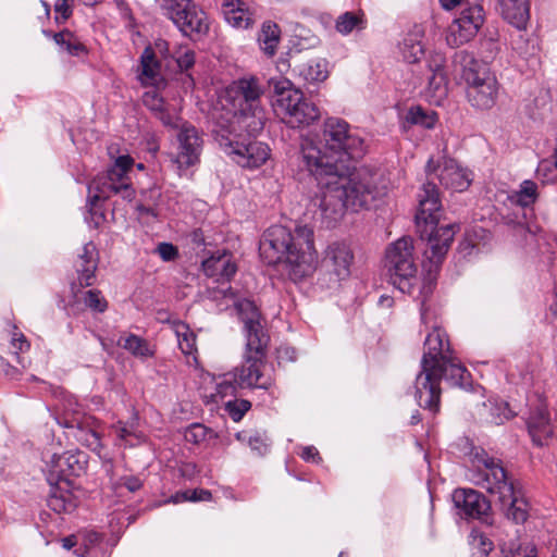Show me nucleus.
Segmentation results:
<instances>
[{"label":"nucleus","mask_w":557,"mask_h":557,"mask_svg":"<svg viewBox=\"0 0 557 557\" xmlns=\"http://www.w3.org/2000/svg\"><path fill=\"white\" fill-rule=\"evenodd\" d=\"M300 154L308 171L321 185L314 205L330 223L337 222L348 208H369L380 196L374 176L369 170H356L355 166L331 163L329 158L322 157L320 149L308 139L301 144Z\"/></svg>","instance_id":"f257e3e1"},{"label":"nucleus","mask_w":557,"mask_h":557,"mask_svg":"<svg viewBox=\"0 0 557 557\" xmlns=\"http://www.w3.org/2000/svg\"><path fill=\"white\" fill-rule=\"evenodd\" d=\"M213 297L215 299H232L244 323L247 337L245 362L242 367L234 370L239 387L270 388L272 380L269 376H264L261 370L264 367L270 337L263 329L261 314L257 306L249 299H237L235 292L230 286L218 288L213 292Z\"/></svg>","instance_id":"f03ea898"},{"label":"nucleus","mask_w":557,"mask_h":557,"mask_svg":"<svg viewBox=\"0 0 557 557\" xmlns=\"http://www.w3.org/2000/svg\"><path fill=\"white\" fill-rule=\"evenodd\" d=\"M313 232L307 225L293 232L283 225H273L262 235L260 257L269 265L282 263L294 280H300L312 271L314 261Z\"/></svg>","instance_id":"7ed1b4c3"},{"label":"nucleus","mask_w":557,"mask_h":557,"mask_svg":"<svg viewBox=\"0 0 557 557\" xmlns=\"http://www.w3.org/2000/svg\"><path fill=\"white\" fill-rule=\"evenodd\" d=\"M425 172L428 181L423 184L419 194V209L416 214V223L418 232L426 233V227H438L441 218V200L434 175L442 186L454 191H463L472 183V173L462 168L454 159L444 158L442 162L434 164L432 159L429 160Z\"/></svg>","instance_id":"20e7f679"},{"label":"nucleus","mask_w":557,"mask_h":557,"mask_svg":"<svg viewBox=\"0 0 557 557\" xmlns=\"http://www.w3.org/2000/svg\"><path fill=\"white\" fill-rule=\"evenodd\" d=\"M479 462L484 468L478 472V485L497 498L507 518L516 523L524 522L528 517L527 503L502 460L485 455L479 458Z\"/></svg>","instance_id":"39448f33"},{"label":"nucleus","mask_w":557,"mask_h":557,"mask_svg":"<svg viewBox=\"0 0 557 557\" xmlns=\"http://www.w3.org/2000/svg\"><path fill=\"white\" fill-rule=\"evenodd\" d=\"M263 89L256 77L239 78L225 88L222 103L237 110L238 126L249 136L260 134L267 122L265 110L261 104Z\"/></svg>","instance_id":"423d86ee"},{"label":"nucleus","mask_w":557,"mask_h":557,"mask_svg":"<svg viewBox=\"0 0 557 557\" xmlns=\"http://www.w3.org/2000/svg\"><path fill=\"white\" fill-rule=\"evenodd\" d=\"M454 65L467 84L471 106L480 110L491 109L498 97V83L487 65L466 50L455 53Z\"/></svg>","instance_id":"0eeeda50"},{"label":"nucleus","mask_w":557,"mask_h":557,"mask_svg":"<svg viewBox=\"0 0 557 557\" xmlns=\"http://www.w3.org/2000/svg\"><path fill=\"white\" fill-rule=\"evenodd\" d=\"M268 84L273 90V110L287 126L306 127L320 117L321 113L315 103L294 88L290 81L282 77L270 78Z\"/></svg>","instance_id":"6e6552de"},{"label":"nucleus","mask_w":557,"mask_h":557,"mask_svg":"<svg viewBox=\"0 0 557 557\" xmlns=\"http://www.w3.org/2000/svg\"><path fill=\"white\" fill-rule=\"evenodd\" d=\"M362 139L350 132L346 121L338 117L324 121L319 135V149L321 156L329 158L331 163L354 166L351 161L362 156Z\"/></svg>","instance_id":"1a4fd4ad"},{"label":"nucleus","mask_w":557,"mask_h":557,"mask_svg":"<svg viewBox=\"0 0 557 557\" xmlns=\"http://www.w3.org/2000/svg\"><path fill=\"white\" fill-rule=\"evenodd\" d=\"M459 228V224L451 223L440 227L429 226L423 235L419 232L421 238L426 237L429 240V248L425 250L426 262L423 264L425 274L421 287L424 298L433 293L441 265Z\"/></svg>","instance_id":"9d476101"},{"label":"nucleus","mask_w":557,"mask_h":557,"mask_svg":"<svg viewBox=\"0 0 557 557\" xmlns=\"http://www.w3.org/2000/svg\"><path fill=\"white\" fill-rule=\"evenodd\" d=\"M469 372L459 362H456L454 357L448 358L447 361L438 363L434 375L430 381V386L420 382V375L416 379V398L418 399L419 406L423 409L430 410L432 413H436L440 410L441 400V381L444 379L453 386L465 387L469 384Z\"/></svg>","instance_id":"9b49d317"},{"label":"nucleus","mask_w":557,"mask_h":557,"mask_svg":"<svg viewBox=\"0 0 557 557\" xmlns=\"http://www.w3.org/2000/svg\"><path fill=\"white\" fill-rule=\"evenodd\" d=\"M133 164L134 160L129 156L119 157L106 174L98 175L88 184V198L92 199L94 203H98L100 200L109 199L111 195H121L123 199L131 201L135 190L127 172Z\"/></svg>","instance_id":"f8f14e48"},{"label":"nucleus","mask_w":557,"mask_h":557,"mask_svg":"<svg viewBox=\"0 0 557 557\" xmlns=\"http://www.w3.org/2000/svg\"><path fill=\"white\" fill-rule=\"evenodd\" d=\"M385 267L392 284L403 293H410L418 271L410 237H401L387 247Z\"/></svg>","instance_id":"ddd939ff"},{"label":"nucleus","mask_w":557,"mask_h":557,"mask_svg":"<svg viewBox=\"0 0 557 557\" xmlns=\"http://www.w3.org/2000/svg\"><path fill=\"white\" fill-rule=\"evenodd\" d=\"M160 8L186 36L205 35L209 30L205 11L193 0H160Z\"/></svg>","instance_id":"4468645a"},{"label":"nucleus","mask_w":557,"mask_h":557,"mask_svg":"<svg viewBox=\"0 0 557 557\" xmlns=\"http://www.w3.org/2000/svg\"><path fill=\"white\" fill-rule=\"evenodd\" d=\"M453 356L450 345L446 339V334L441 329L435 327L428 334L424 342V352L421 359L420 382L423 386L429 385L432 375H434L438 363L447 361ZM423 389L425 387H422Z\"/></svg>","instance_id":"2eb2a0df"},{"label":"nucleus","mask_w":557,"mask_h":557,"mask_svg":"<svg viewBox=\"0 0 557 557\" xmlns=\"http://www.w3.org/2000/svg\"><path fill=\"white\" fill-rule=\"evenodd\" d=\"M453 502L458 509V515L466 519H485L491 509L486 497L475 491L458 488L453 494Z\"/></svg>","instance_id":"dca6fc26"},{"label":"nucleus","mask_w":557,"mask_h":557,"mask_svg":"<svg viewBox=\"0 0 557 557\" xmlns=\"http://www.w3.org/2000/svg\"><path fill=\"white\" fill-rule=\"evenodd\" d=\"M213 123L212 133L221 147H233V140L230 135L235 132L234 124H238L237 110L231 106L222 103V95L213 106L210 113Z\"/></svg>","instance_id":"f3484780"},{"label":"nucleus","mask_w":557,"mask_h":557,"mask_svg":"<svg viewBox=\"0 0 557 557\" xmlns=\"http://www.w3.org/2000/svg\"><path fill=\"white\" fill-rule=\"evenodd\" d=\"M180 143L178 152L175 162L180 169H187L199 161L202 150V138L196 127L191 125L183 126L177 135Z\"/></svg>","instance_id":"a211bd4d"},{"label":"nucleus","mask_w":557,"mask_h":557,"mask_svg":"<svg viewBox=\"0 0 557 557\" xmlns=\"http://www.w3.org/2000/svg\"><path fill=\"white\" fill-rule=\"evenodd\" d=\"M226 152L237 157L236 162L246 168H259L270 157L268 145L250 140L248 143H234L233 147H224Z\"/></svg>","instance_id":"6ab92c4d"},{"label":"nucleus","mask_w":557,"mask_h":557,"mask_svg":"<svg viewBox=\"0 0 557 557\" xmlns=\"http://www.w3.org/2000/svg\"><path fill=\"white\" fill-rule=\"evenodd\" d=\"M352 260L354 253L348 245L345 243H333L325 251L323 265L335 275L337 281H341L350 275Z\"/></svg>","instance_id":"aec40b11"},{"label":"nucleus","mask_w":557,"mask_h":557,"mask_svg":"<svg viewBox=\"0 0 557 557\" xmlns=\"http://www.w3.org/2000/svg\"><path fill=\"white\" fill-rule=\"evenodd\" d=\"M527 424L533 443L539 446L546 445L554 435V425L544 403L540 401L531 409Z\"/></svg>","instance_id":"412c9836"},{"label":"nucleus","mask_w":557,"mask_h":557,"mask_svg":"<svg viewBox=\"0 0 557 557\" xmlns=\"http://www.w3.org/2000/svg\"><path fill=\"white\" fill-rule=\"evenodd\" d=\"M504 20L518 29H524L530 18V0H498Z\"/></svg>","instance_id":"4be33fe9"},{"label":"nucleus","mask_w":557,"mask_h":557,"mask_svg":"<svg viewBox=\"0 0 557 557\" xmlns=\"http://www.w3.org/2000/svg\"><path fill=\"white\" fill-rule=\"evenodd\" d=\"M50 463L51 467L48 479L52 481L55 479V482L64 483L65 485L69 483L67 476L77 475V472L82 470L78 459L70 453L53 455Z\"/></svg>","instance_id":"5701e85b"},{"label":"nucleus","mask_w":557,"mask_h":557,"mask_svg":"<svg viewBox=\"0 0 557 557\" xmlns=\"http://www.w3.org/2000/svg\"><path fill=\"white\" fill-rule=\"evenodd\" d=\"M222 13L225 21L236 28H249L253 23L252 13L243 0H224Z\"/></svg>","instance_id":"b1692460"},{"label":"nucleus","mask_w":557,"mask_h":557,"mask_svg":"<svg viewBox=\"0 0 557 557\" xmlns=\"http://www.w3.org/2000/svg\"><path fill=\"white\" fill-rule=\"evenodd\" d=\"M202 269L207 276L230 278L236 273L237 267L232 260V255L227 252L212 255L202 261Z\"/></svg>","instance_id":"393cba45"},{"label":"nucleus","mask_w":557,"mask_h":557,"mask_svg":"<svg viewBox=\"0 0 557 557\" xmlns=\"http://www.w3.org/2000/svg\"><path fill=\"white\" fill-rule=\"evenodd\" d=\"M95 250V245L92 243H88L84 245L83 252L78 255L75 268L81 286H91L95 282V272L98 267L97 259L94 258Z\"/></svg>","instance_id":"a878e982"},{"label":"nucleus","mask_w":557,"mask_h":557,"mask_svg":"<svg viewBox=\"0 0 557 557\" xmlns=\"http://www.w3.org/2000/svg\"><path fill=\"white\" fill-rule=\"evenodd\" d=\"M48 481L50 483V492L47 503L50 509L58 513L72 511L75 508V503L71 499L70 493L64 491L60 483H54L51 479H48Z\"/></svg>","instance_id":"bb28decb"},{"label":"nucleus","mask_w":557,"mask_h":557,"mask_svg":"<svg viewBox=\"0 0 557 557\" xmlns=\"http://www.w3.org/2000/svg\"><path fill=\"white\" fill-rule=\"evenodd\" d=\"M326 61L323 59L309 60L306 63L297 65V70L300 76L308 82H323L327 75Z\"/></svg>","instance_id":"cd10ccee"},{"label":"nucleus","mask_w":557,"mask_h":557,"mask_svg":"<svg viewBox=\"0 0 557 557\" xmlns=\"http://www.w3.org/2000/svg\"><path fill=\"white\" fill-rule=\"evenodd\" d=\"M141 76L143 81L149 84L160 81V64L150 47H147L141 54Z\"/></svg>","instance_id":"c85d7f7f"},{"label":"nucleus","mask_w":557,"mask_h":557,"mask_svg":"<svg viewBox=\"0 0 557 557\" xmlns=\"http://www.w3.org/2000/svg\"><path fill=\"white\" fill-rule=\"evenodd\" d=\"M455 20L467 27L470 26L478 34L484 22L483 8L478 3L469 4L461 9L459 16Z\"/></svg>","instance_id":"c756f323"},{"label":"nucleus","mask_w":557,"mask_h":557,"mask_svg":"<svg viewBox=\"0 0 557 557\" xmlns=\"http://www.w3.org/2000/svg\"><path fill=\"white\" fill-rule=\"evenodd\" d=\"M261 49L268 54L273 55L280 41V30L276 24L264 23L258 38Z\"/></svg>","instance_id":"7c9ffc66"},{"label":"nucleus","mask_w":557,"mask_h":557,"mask_svg":"<svg viewBox=\"0 0 557 557\" xmlns=\"http://www.w3.org/2000/svg\"><path fill=\"white\" fill-rule=\"evenodd\" d=\"M476 34L469 26L462 25V23L457 22L456 20L449 25L446 40L448 45L454 47H459L468 41H470Z\"/></svg>","instance_id":"2f4dec72"},{"label":"nucleus","mask_w":557,"mask_h":557,"mask_svg":"<svg viewBox=\"0 0 557 557\" xmlns=\"http://www.w3.org/2000/svg\"><path fill=\"white\" fill-rule=\"evenodd\" d=\"M406 120L411 124L420 125L424 128H433L436 123V113L425 111L421 107H414L408 111Z\"/></svg>","instance_id":"473e14b6"},{"label":"nucleus","mask_w":557,"mask_h":557,"mask_svg":"<svg viewBox=\"0 0 557 557\" xmlns=\"http://www.w3.org/2000/svg\"><path fill=\"white\" fill-rule=\"evenodd\" d=\"M117 344L135 356L147 357L151 355L147 342L133 334L120 337Z\"/></svg>","instance_id":"72a5a7b5"},{"label":"nucleus","mask_w":557,"mask_h":557,"mask_svg":"<svg viewBox=\"0 0 557 557\" xmlns=\"http://www.w3.org/2000/svg\"><path fill=\"white\" fill-rule=\"evenodd\" d=\"M516 202L522 207H529L537 199V185L530 180L521 183L519 190L515 194Z\"/></svg>","instance_id":"f704fd0d"},{"label":"nucleus","mask_w":557,"mask_h":557,"mask_svg":"<svg viewBox=\"0 0 557 557\" xmlns=\"http://www.w3.org/2000/svg\"><path fill=\"white\" fill-rule=\"evenodd\" d=\"M536 175L544 183L557 182V147L555 148V153L552 159H544L540 162Z\"/></svg>","instance_id":"c9c22d12"},{"label":"nucleus","mask_w":557,"mask_h":557,"mask_svg":"<svg viewBox=\"0 0 557 557\" xmlns=\"http://www.w3.org/2000/svg\"><path fill=\"white\" fill-rule=\"evenodd\" d=\"M170 55L182 72L188 71L195 64V52L188 47L178 46Z\"/></svg>","instance_id":"e433bc0d"},{"label":"nucleus","mask_w":557,"mask_h":557,"mask_svg":"<svg viewBox=\"0 0 557 557\" xmlns=\"http://www.w3.org/2000/svg\"><path fill=\"white\" fill-rule=\"evenodd\" d=\"M363 21L352 12H345L336 20V29L343 35L352 32L354 28H363Z\"/></svg>","instance_id":"4c0bfd02"},{"label":"nucleus","mask_w":557,"mask_h":557,"mask_svg":"<svg viewBox=\"0 0 557 557\" xmlns=\"http://www.w3.org/2000/svg\"><path fill=\"white\" fill-rule=\"evenodd\" d=\"M237 381L238 379L234 371L224 374L222 381L216 384L215 395L219 396L221 399H224L227 396H235L237 388L239 387Z\"/></svg>","instance_id":"58836bf2"},{"label":"nucleus","mask_w":557,"mask_h":557,"mask_svg":"<svg viewBox=\"0 0 557 557\" xmlns=\"http://www.w3.org/2000/svg\"><path fill=\"white\" fill-rule=\"evenodd\" d=\"M491 420L490 422L495 425H500L505 421L513 418L516 413L510 409L507 403H499L491 405L490 407Z\"/></svg>","instance_id":"ea45409f"},{"label":"nucleus","mask_w":557,"mask_h":557,"mask_svg":"<svg viewBox=\"0 0 557 557\" xmlns=\"http://www.w3.org/2000/svg\"><path fill=\"white\" fill-rule=\"evenodd\" d=\"M76 438L94 451H99L102 447L99 434L92 429H84L78 424Z\"/></svg>","instance_id":"a19ab883"},{"label":"nucleus","mask_w":557,"mask_h":557,"mask_svg":"<svg viewBox=\"0 0 557 557\" xmlns=\"http://www.w3.org/2000/svg\"><path fill=\"white\" fill-rule=\"evenodd\" d=\"M250 407V401L246 399H234L225 403V410L235 422H238Z\"/></svg>","instance_id":"79ce46f5"},{"label":"nucleus","mask_w":557,"mask_h":557,"mask_svg":"<svg viewBox=\"0 0 557 557\" xmlns=\"http://www.w3.org/2000/svg\"><path fill=\"white\" fill-rule=\"evenodd\" d=\"M85 305L96 312H104L108 308V301L102 296L100 290L90 289L85 293Z\"/></svg>","instance_id":"37998d69"},{"label":"nucleus","mask_w":557,"mask_h":557,"mask_svg":"<svg viewBox=\"0 0 557 557\" xmlns=\"http://www.w3.org/2000/svg\"><path fill=\"white\" fill-rule=\"evenodd\" d=\"M143 102L148 109L156 112L161 120H164V101L156 91L145 92Z\"/></svg>","instance_id":"c03bdc74"},{"label":"nucleus","mask_w":557,"mask_h":557,"mask_svg":"<svg viewBox=\"0 0 557 557\" xmlns=\"http://www.w3.org/2000/svg\"><path fill=\"white\" fill-rule=\"evenodd\" d=\"M502 552L504 557H536V548L532 543H512L508 554L505 549Z\"/></svg>","instance_id":"a18cd8bd"},{"label":"nucleus","mask_w":557,"mask_h":557,"mask_svg":"<svg viewBox=\"0 0 557 557\" xmlns=\"http://www.w3.org/2000/svg\"><path fill=\"white\" fill-rule=\"evenodd\" d=\"M209 433H211V431L205 425L200 423H194L185 431L184 436L187 442L199 444L207 440Z\"/></svg>","instance_id":"49530a36"},{"label":"nucleus","mask_w":557,"mask_h":557,"mask_svg":"<svg viewBox=\"0 0 557 557\" xmlns=\"http://www.w3.org/2000/svg\"><path fill=\"white\" fill-rule=\"evenodd\" d=\"M447 82L446 74H441L440 72L432 74L429 78V89L435 96L442 97L446 94Z\"/></svg>","instance_id":"de8ad7c7"},{"label":"nucleus","mask_w":557,"mask_h":557,"mask_svg":"<svg viewBox=\"0 0 557 557\" xmlns=\"http://www.w3.org/2000/svg\"><path fill=\"white\" fill-rule=\"evenodd\" d=\"M424 54L420 42H411V39H405L404 57L409 63H414Z\"/></svg>","instance_id":"09e8293b"},{"label":"nucleus","mask_w":557,"mask_h":557,"mask_svg":"<svg viewBox=\"0 0 557 557\" xmlns=\"http://www.w3.org/2000/svg\"><path fill=\"white\" fill-rule=\"evenodd\" d=\"M73 0H57L54 3V11L57 13L55 22L58 24L65 23L72 15Z\"/></svg>","instance_id":"8fccbe9b"},{"label":"nucleus","mask_w":557,"mask_h":557,"mask_svg":"<svg viewBox=\"0 0 557 557\" xmlns=\"http://www.w3.org/2000/svg\"><path fill=\"white\" fill-rule=\"evenodd\" d=\"M87 206L88 215L86 216V221L90 226L97 228L106 220V215L102 211H98L97 203H94L92 199L88 198Z\"/></svg>","instance_id":"3c124183"},{"label":"nucleus","mask_w":557,"mask_h":557,"mask_svg":"<svg viewBox=\"0 0 557 557\" xmlns=\"http://www.w3.org/2000/svg\"><path fill=\"white\" fill-rule=\"evenodd\" d=\"M157 252L164 261H172L178 255L177 248L170 243L159 244L157 247Z\"/></svg>","instance_id":"603ef678"},{"label":"nucleus","mask_w":557,"mask_h":557,"mask_svg":"<svg viewBox=\"0 0 557 557\" xmlns=\"http://www.w3.org/2000/svg\"><path fill=\"white\" fill-rule=\"evenodd\" d=\"M47 37H52L58 46L65 49L69 39L73 38V33L69 29L61 30L59 33H52L50 30H44Z\"/></svg>","instance_id":"864d4df0"},{"label":"nucleus","mask_w":557,"mask_h":557,"mask_svg":"<svg viewBox=\"0 0 557 557\" xmlns=\"http://www.w3.org/2000/svg\"><path fill=\"white\" fill-rule=\"evenodd\" d=\"M178 345L183 354L191 355L195 348V336L193 334H183L182 337L178 334Z\"/></svg>","instance_id":"5fc2aeb1"},{"label":"nucleus","mask_w":557,"mask_h":557,"mask_svg":"<svg viewBox=\"0 0 557 557\" xmlns=\"http://www.w3.org/2000/svg\"><path fill=\"white\" fill-rule=\"evenodd\" d=\"M64 50L72 55H79L86 52V47L73 35V38L69 39Z\"/></svg>","instance_id":"6e6d98bb"},{"label":"nucleus","mask_w":557,"mask_h":557,"mask_svg":"<svg viewBox=\"0 0 557 557\" xmlns=\"http://www.w3.org/2000/svg\"><path fill=\"white\" fill-rule=\"evenodd\" d=\"M249 446L258 456H263L268 451V444L259 436L250 437Z\"/></svg>","instance_id":"4d7b16f0"},{"label":"nucleus","mask_w":557,"mask_h":557,"mask_svg":"<svg viewBox=\"0 0 557 557\" xmlns=\"http://www.w3.org/2000/svg\"><path fill=\"white\" fill-rule=\"evenodd\" d=\"M445 58L442 54H435L429 63V69L432 74L441 73L446 74L445 69Z\"/></svg>","instance_id":"13d9d810"},{"label":"nucleus","mask_w":557,"mask_h":557,"mask_svg":"<svg viewBox=\"0 0 557 557\" xmlns=\"http://www.w3.org/2000/svg\"><path fill=\"white\" fill-rule=\"evenodd\" d=\"M300 456L306 461H312L315 463H319L322 461V458L320 457L319 451L314 446L304 447Z\"/></svg>","instance_id":"bf43d9fd"},{"label":"nucleus","mask_w":557,"mask_h":557,"mask_svg":"<svg viewBox=\"0 0 557 557\" xmlns=\"http://www.w3.org/2000/svg\"><path fill=\"white\" fill-rule=\"evenodd\" d=\"M121 485L125 486L129 492H136L141 487V481L136 476H124L121 479Z\"/></svg>","instance_id":"052dcab7"},{"label":"nucleus","mask_w":557,"mask_h":557,"mask_svg":"<svg viewBox=\"0 0 557 557\" xmlns=\"http://www.w3.org/2000/svg\"><path fill=\"white\" fill-rule=\"evenodd\" d=\"M212 497V494L208 490L199 488V490H191V496L190 502H202V500H210Z\"/></svg>","instance_id":"680f3d73"},{"label":"nucleus","mask_w":557,"mask_h":557,"mask_svg":"<svg viewBox=\"0 0 557 557\" xmlns=\"http://www.w3.org/2000/svg\"><path fill=\"white\" fill-rule=\"evenodd\" d=\"M438 1L445 10H451L457 5L465 8V7H468L469 4H471L468 0H438Z\"/></svg>","instance_id":"e2e57ef3"},{"label":"nucleus","mask_w":557,"mask_h":557,"mask_svg":"<svg viewBox=\"0 0 557 557\" xmlns=\"http://www.w3.org/2000/svg\"><path fill=\"white\" fill-rule=\"evenodd\" d=\"M100 541V534L97 532H89L84 536V545L86 548L90 545H95Z\"/></svg>","instance_id":"0e129e2a"},{"label":"nucleus","mask_w":557,"mask_h":557,"mask_svg":"<svg viewBox=\"0 0 557 557\" xmlns=\"http://www.w3.org/2000/svg\"><path fill=\"white\" fill-rule=\"evenodd\" d=\"M190 496H191V490H187L184 492H177L175 495L172 496V502L173 503H181V502H186V500L190 502Z\"/></svg>","instance_id":"69168bd1"},{"label":"nucleus","mask_w":557,"mask_h":557,"mask_svg":"<svg viewBox=\"0 0 557 557\" xmlns=\"http://www.w3.org/2000/svg\"><path fill=\"white\" fill-rule=\"evenodd\" d=\"M480 552L482 555H487L492 550V543L484 537L480 539Z\"/></svg>","instance_id":"338daca9"},{"label":"nucleus","mask_w":557,"mask_h":557,"mask_svg":"<svg viewBox=\"0 0 557 557\" xmlns=\"http://www.w3.org/2000/svg\"><path fill=\"white\" fill-rule=\"evenodd\" d=\"M77 544L76 537L74 535L66 536L62 540V546L65 549H71Z\"/></svg>","instance_id":"774afa93"}]
</instances>
